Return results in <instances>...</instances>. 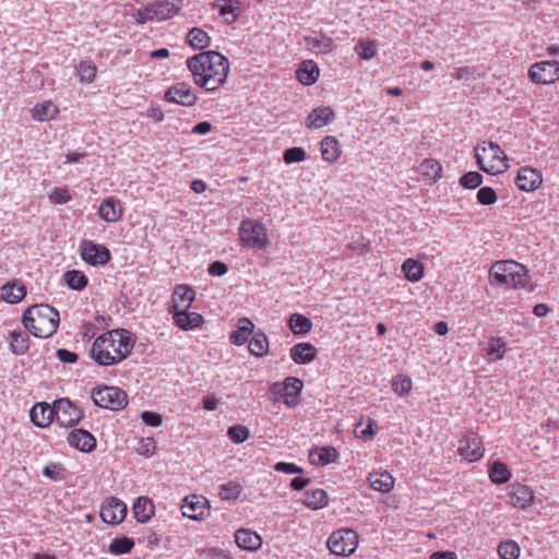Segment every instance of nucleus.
<instances>
[{
  "label": "nucleus",
  "instance_id": "obj_1",
  "mask_svg": "<svg viewBox=\"0 0 559 559\" xmlns=\"http://www.w3.org/2000/svg\"><path fill=\"white\" fill-rule=\"evenodd\" d=\"M186 63L194 84L206 92H216L227 83L230 63L217 51H202L189 57Z\"/></svg>",
  "mask_w": 559,
  "mask_h": 559
},
{
  "label": "nucleus",
  "instance_id": "obj_2",
  "mask_svg": "<svg viewBox=\"0 0 559 559\" xmlns=\"http://www.w3.org/2000/svg\"><path fill=\"white\" fill-rule=\"evenodd\" d=\"M134 345L135 336L130 331L114 329L93 341L90 356L100 367L116 366L131 355Z\"/></svg>",
  "mask_w": 559,
  "mask_h": 559
},
{
  "label": "nucleus",
  "instance_id": "obj_3",
  "mask_svg": "<svg viewBox=\"0 0 559 559\" xmlns=\"http://www.w3.org/2000/svg\"><path fill=\"white\" fill-rule=\"evenodd\" d=\"M60 322L59 312L49 305H35L23 314V324L34 336L46 338L51 336Z\"/></svg>",
  "mask_w": 559,
  "mask_h": 559
},
{
  "label": "nucleus",
  "instance_id": "obj_4",
  "mask_svg": "<svg viewBox=\"0 0 559 559\" xmlns=\"http://www.w3.org/2000/svg\"><path fill=\"white\" fill-rule=\"evenodd\" d=\"M489 276L491 284L507 288H524L528 283L526 267L513 260L495 262L489 270Z\"/></svg>",
  "mask_w": 559,
  "mask_h": 559
},
{
  "label": "nucleus",
  "instance_id": "obj_5",
  "mask_svg": "<svg viewBox=\"0 0 559 559\" xmlns=\"http://www.w3.org/2000/svg\"><path fill=\"white\" fill-rule=\"evenodd\" d=\"M475 157L479 168L490 175L502 174L509 168L507 154L492 141L478 144Z\"/></svg>",
  "mask_w": 559,
  "mask_h": 559
},
{
  "label": "nucleus",
  "instance_id": "obj_6",
  "mask_svg": "<svg viewBox=\"0 0 559 559\" xmlns=\"http://www.w3.org/2000/svg\"><path fill=\"white\" fill-rule=\"evenodd\" d=\"M238 238L242 247L250 250H265L270 245L267 228L254 218H245L238 228Z\"/></svg>",
  "mask_w": 559,
  "mask_h": 559
},
{
  "label": "nucleus",
  "instance_id": "obj_7",
  "mask_svg": "<svg viewBox=\"0 0 559 559\" xmlns=\"http://www.w3.org/2000/svg\"><path fill=\"white\" fill-rule=\"evenodd\" d=\"M182 8V0L155 1L136 10L133 19L138 24L163 22L177 15Z\"/></svg>",
  "mask_w": 559,
  "mask_h": 559
},
{
  "label": "nucleus",
  "instance_id": "obj_8",
  "mask_svg": "<svg viewBox=\"0 0 559 559\" xmlns=\"http://www.w3.org/2000/svg\"><path fill=\"white\" fill-rule=\"evenodd\" d=\"M304 382L296 377H287L282 382H273L269 388L272 401H281L287 407H295L300 403Z\"/></svg>",
  "mask_w": 559,
  "mask_h": 559
},
{
  "label": "nucleus",
  "instance_id": "obj_9",
  "mask_svg": "<svg viewBox=\"0 0 559 559\" xmlns=\"http://www.w3.org/2000/svg\"><path fill=\"white\" fill-rule=\"evenodd\" d=\"M92 399L96 406L112 411L122 409L128 404L127 393L117 386H99L92 390Z\"/></svg>",
  "mask_w": 559,
  "mask_h": 559
},
{
  "label": "nucleus",
  "instance_id": "obj_10",
  "mask_svg": "<svg viewBox=\"0 0 559 559\" xmlns=\"http://www.w3.org/2000/svg\"><path fill=\"white\" fill-rule=\"evenodd\" d=\"M358 545V534L354 530L343 528L331 534L328 547L334 555L349 556Z\"/></svg>",
  "mask_w": 559,
  "mask_h": 559
},
{
  "label": "nucleus",
  "instance_id": "obj_11",
  "mask_svg": "<svg viewBox=\"0 0 559 559\" xmlns=\"http://www.w3.org/2000/svg\"><path fill=\"white\" fill-rule=\"evenodd\" d=\"M55 420L61 427H74L84 416V412L69 399H59L53 402Z\"/></svg>",
  "mask_w": 559,
  "mask_h": 559
},
{
  "label": "nucleus",
  "instance_id": "obj_12",
  "mask_svg": "<svg viewBox=\"0 0 559 559\" xmlns=\"http://www.w3.org/2000/svg\"><path fill=\"white\" fill-rule=\"evenodd\" d=\"M164 99L167 103L178 104L185 107H193L199 97L188 82H178L170 85L165 92Z\"/></svg>",
  "mask_w": 559,
  "mask_h": 559
},
{
  "label": "nucleus",
  "instance_id": "obj_13",
  "mask_svg": "<svg viewBox=\"0 0 559 559\" xmlns=\"http://www.w3.org/2000/svg\"><path fill=\"white\" fill-rule=\"evenodd\" d=\"M80 254L83 261L90 265H105L110 259L109 249L104 245H98L92 240H83L80 243Z\"/></svg>",
  "mask_w": 559,
  "mask_h": 559
},
{
  "label": "nucleus",
  "instance_id": "obj_14",
  "mask_svg": "<svg viewBox=\"0 0 559 559\" xmlns=\"http://www.w3.org/2000/svg\"><path fill=\"white\" fill-rule=\"evenodd\" d=\"M127 512V504L122 500L109 497L102 503L99 515L106 524L117 525L126 519Z\"/></svg>",
  "mask_w": 559,
  "mask_h": 559
},
{
  "label": "nucleus",
  "instance_id": "obj_15",
  "mask_svg": "<svg viewBox=\"0 0 559 559\" xmlns=\"http://www.w3.org/2000/svg\"><path fill=\"white\" fill-rule=\"evenodd\" d=\"M528 75L537 84H551L559 80V62L556 60L536 62L530 68Z\"/></svg>",
  "mask_w": 559,
  "mask_h": 559
},
{
  "label": "nucleus",
  "instance_id": "obj_16",
  "mask_svg": "<svg viewBox=\"0 0 559 559\" xmlns=\"http://www.w3.org/2000/svg\"><path fill=\"white\" fill-rule=\"evenodd\" d=\"M460 455L469 463L477 462L484 456L485 449L480 438L469 432L460 440L457 449Z\"/></svg>",
  "mask_w": 559,
  "mask_h": 559
},
{
  "label": "nucleus",
  "instance_id": "obj_17",
  "mask_svg": "<svg viewBox=\"0 0 559 559\" xmlns=\"http://www.w3.org/2000/svg\"><path fill=\"white\" fill-rule=\"evenodd\" d=\"M182 515L200 521L210 512V504L205 497L200 495L187 496L181 504Z\"/></svg>",
  "mask_w": 559,
  "mask_h": 559
},
{
  "label": "nucleus",
  "instance_id": "obj_18",
  "mask_svg": "<svg viewBox=\"0 0 559 559\" xmlns=\"http://www.w3.org/2000/svg\"><path fill=\"white\" fill-rule=\"evenodd\" d=\"M543 182L540 171L532 167H522L518 171L515 183L518 188L525 192L537 190Z\"/></svg>",
  "mask_w": 559,
  "mask_h": 559
},
{
  "label": "nucleus",
  "instance_id": "obj_19",
  "mask_svg": "<svg viewBox=\"0 0 559 559\" xmlns=\"http://www.w3.org/2000/svg\"><path fill=\"white\" fill-rule=\"evenodd\" d=\"M67 441L70 447L90 453L96 448L95 437L85 429H73L69 432Z\"/></svg>",
  "mask_w": 559,
  "mask_h": 559
},
{
  "label": "nucleus",
  "instance_id": "obj_20",
  "mask_svg": "<svg viewBox=\"0 0 559 559\" xmlns=\"http://www.w3.org/2000/svg\"><path fill=\"white\" fill-rule=\"evenodd\" d=\"M510 503L514 508L526 509L534 502V491L526 485L514 483L509 488Z\"/></svg>",
  "mask_w": 559,
  "mask_h": 559
},
{
  "label": "nucleus",
  "instance_id": "obj_21",
  "mask_svg": "<svg viewBox=\"0 0 559 559\" xmlns=\"http://www.w3.org/2000/svg\"><path fill=\"white\" fill-rule=\"evenodd\" d=\"M304 41L307 49L316 53L329 55L335 49L333 38L322 32L305 36Z\"/></svg>",
  "mask_w": 559,
  "mask_h": 559
},
{
  "label": "nucleus",
  "instance_id": "obj_22",
  "mask_svg": "<svg viewBox=\"0 0 559 559\" xmlns=\"http://www.w3.org/2000/svg\"><path fill=\"white\" fill-rule=\"evenodd\" d=\"M419 177L418 180L426 185H432L442 177V167L437 159L425 158L416 168Z\"/></svg>",
  "mask_w": 559,
  "mask_h": 559
},
{
  "label": "nucleus",
  "instance_id": "obj_23",
  "mask_svg": "<svg viewBox=\"0 0 559 559\" xmlns=\"http://www.w3.org/2000/svg\"><path fill=\"white\" fill-rule=\"evenodd\" d=\"M335 119L334 110L329 106H320L311 110L306 119V128L321 129Z\"/></svg>",
  "mask_w": 559,
  "mask_h": 559
},
{
  "label": "nucleus",
  "instance_id": "obj_24",
  "mask_svg": "<svg viewBox=\"0 0 559 559\" xmlns=\"http://www.w3.org/2000/svg\"><path fill=\"white\" fill-rule=\"evenodd\" d=\"M29 417L32 423L39 427L46 428L55 420V407L53 404L37 403L29 411Z\"/></svg>",
  "mask_w": 559,
  "mask_h": 559
},
{
  "label": "nucleus",
  "instance_id": "obj_25",
  "mask_svg": "<svg viewBox=\"0 0 559 559\" xmlns=\"http://www.w3.org/2000/svg\"><path fill=\"white\" fill-rule=\"evenodd\" d=\"M194 299L195 293L190 286L178 285L171 296L173 306L170 311L189 310Z\"/></svg>",
  "mask_w": 559,
  "mask_h": 559
},
{
  "label": "nucleus",
  "instance_id": "obj_26",
  "mask_svg": "<svg viewBox=\"0 0 559 559\" xmlns=\"http://www.w3.org/2000/svg\"><path fill=\"white\" fill-rule=\"evenodd\" d=\"M170 313H173L175 324L183 331L198 329L204 322L202 314L194 311L178 310L170 311Z\"/></svg>",
  "mask_w": 559,
  "mask_h": 559
},
{
  "label": "nucleus",
  "instance_id": "obj_27",
  "mask_svg": "<svg viewBox=\"0 0 559 559\" xmlns=\"http://www.w3.org/2000/svg\"><path fill=\"white\" fill-rule=\"evenodd\" d=\"M123 214V207L120 200L109 197L104 199L98 209L99 217L107 223L118 222Z\"/></svg>",
  "mask_w": 559,
  "mask_h": 559
},
{
  "label": "nucleus",
  "instance_id": "obj_28",
  "mask_svg": "<svg viewBox=\"0 0 559 559\" xmlns=\"http://www.w3.org/2000/svg\"><path fill=\"white\" fill-rule=\"evenodd\" d=\"M317 355V347L308 342L297 343L289 349V356L297 365L310 364L316 359Z\"/></svg>",
  "mask_w": 559,
  "mask_h": 559
},
{
  "label": "nucleus",
  "instance_id": "obj_29",
  "mask_svg": "<svg viewBox=\"0 0 559 559\" xmlns=\"http://www.w3.org/2000/svg\"><path fill=\"white\" fill-rule=\"evenodd\" d=\"M216 10L227 24L235 23L241 13L240 0H216L213 3Z\"/></svg>",
  "mask_w": 559,
  "mask_h": 559
},
{
  "label": "nucleus",
  "instance_id": "obj_30",
  "mask_svg": "<svg viewBox=\"0 0 559 559\" xmlns=\"http://www.w3.org/2000/svg\"><path fill=\"white\" fill-rule=\"evenodd\" d=\"M321 157L326 163H335L342 156V146L335 136L326 135L320 142Z\"/></svg>",
  "mask_w": 559,
  "mask_h": 559
},
{
  "label": "nucleus",
  "instance_id": "obj_31",
  "mask_svg": "<svg viewBox=\"0 0 559 559\" xmlns=\"http://www.w3.org/2000/svg\"><path fill=\"white\" fill-rule=\"evenodd\" d=\"M254 328V323L249 318H240L237 322V329L229 335V341L236 346L249 343V336L253 334Z\"/></svg>",
  "mask_w": 559,
  "mask_h": 559
},
{
  "label": "nucleus",
  "instance_id": "obj_32",
  "mask_svg": "<svg viewBox=\"0 0 559 559\" xmlns=\"http://www.w3.org/2000/svg\"><path fill=\"white\" fill-rule=\"evenodd\" d=\"M235 542L239 548L253 551L261 547L262 539L260 535L248 528H240L235 533Z\"/></svg>",
  "mask_w": 559,
  "mask_h": 559
},
{
  "label": "nucleus",
  "instance_id": "obj_33",
  "mask_svg": "<svg viewBox=\"0 0 559 559\" xmlns=\"http://www.w3.org/2000/svg\"><path fill=\"white\" fill-rule=\"evenodd\" d=\"M368 481L373 490L383 493L390 492L395 485L394 477L386 471L370 473L368 476Z\"/></svg>",
  "mask_w": 559,
  "mask_h": 559
},
{
  "label": "nucleus",
  "instance_id": "obj_34",
  "mask_svg": "<svg viewBox=\"0 0 559 559\" xmlns=\"http://www.w3.org/2000/svg\"><path fill=\"white\" fill-rule=\"evenodd\" d=\"M296 75L301 84L312 85L320 76V68L313 60H305L297 69Z\"/></svg>",
  "mask_w": 559,
  "mask_h": 559
},
{
  "label": "nucleus",
  "instance_id": "obj_35",
  "mask_svg": "<svg viewBox=\"0 0 559 559\" xmlns=\"http://www.w3.org/2000/svg\"><path fill=\"white\" fill-rule=\"evenodd\" d=\"M1 301L19 304L26 296V287L16 282H9L0 287Z\"/></svg>",
  "mask_w": 559,
  "mask_h": 559
},
{
  "label": "nucleus",
  "instance_id": "obj_36",
  "mask_svg": "<svg viewBox=\"0 0 559 559\" xmlns=\"http://www.w3.org/2000/svg\"><path fill=\"white\" fill-rule=\"evenodd\" d=\"M59 115V108L51 100H44L31 109V116L36 121H49Z\"/></svg>",
  "mask_w": 559,
  "mask_h": 559
},
{
  "label": "nucleus",
  "instance_id": "obj_37",
  "mask_svg": "<svg viewBox=\"0 0 559 559\" xmlns=\"http://www.w3.org/2000/svg\"><path fill=\"white\" fill-rule=\"evenodd\" d=\"M248 350L258 358L266 356L270 350V342L266 334L262 331L253 333L248 343Z\"/></svg>",
  "mask_w": 559,
  "mask_h": 559
},
{
  "label": "nucleus",
  "instance_id": "obj_38",
  "mask_svg": "<svg viewBox=\"0 0 559 559\" xmlns=\"http://www.w3.org/2000/svg\"><path fill=\"white\" fill-rule=\"evenodd\" d=\"M338 453L332 447L314 448L309 453V461L317 466H324L329 463L335 462Z\"/></svg>",
  "mask_w": 559,
  "mask_h": 559
},
{
  "label": "nucleus",
  "instance_id": "obj_39",
  "mask_svg": "<svg viewBox=\"0 0 559 559\" xmlns=\"http://www.w3.org/2000/svg\"><path fill=\"white\" fill-rule=\"evenodd\" d=\"M134 518L140 523L148 522L154 515V504L146 497H139L132 507Z\"/></svg>",
  "mask_w": 559,
  "mask_h": 559
},
{
  "label": "nucleus",
  "instance_id": "obj_40",
  "mask_svg": "<svg viewBox=\"0 0 559 559\" xmlns=\"http://www.w3.org/2000/svg\"><path fill=\"white\" fill-rule=\"evenodd\" d=\"M304 503L310 510H320L328 506L329 497L324 489H309L304 495Z\"/></svg>",
  "mask_w": 559,
  "mask_h": 559
},
{
  "label": "nucleus",
  "instance_id": "obj_41",
  "mask_svg": "<svg viewBox=\"0 0 559 559\" xmlns=\"http://www.w3.org/2000/svg\"><path fill=\"white\" fill-rule=\"evenodd\" d=\"M379 41L377 39L360 38L354 51L362 60H371L378 55Z\"/></svg>",
  "mask_w": 559,
  "mask_h": 559
},
{
  "label": "nucleus",
  "instance_id": "obj_42",
  "mask_svg": "<svg viewBox=\"0 0 559 559\" xmlns=\"http://www.w3.org/2000/svg\"><path fill=\"white\" fill-rule=\"evenodd\" d=\"M288 326L295 335H304L312 330V322L301 313H293L288 319Z\"/></svg>",
  "mask_w": 559,
  "mask_h": 559
},
{
  "label": "nucleus",
  "instance_id": "obj_43",
  "mask_svg": "<svg viewBox=\"0 0 559 559\" xmlns=\"http://www.w3.org/2000/svg\"><path fill=\"white\" fill-rule=\"evenodd\" d=\"M404 276L411 282H418L424 276V265L415 259H406L402 264Z\"/></svg>",
  "mask_w": 559,
  "mask_h": 559
},
{
  "label": "nucleus",
  "instance_id": "obj_44",
  "mask_svg": "<svg viewBox=\"0 0 559 559\" xmlns=\"http://www.w3.org/2000/svg\"><path fill=\"white\" fill-rule=\"evenodd\" d=\"M489 478L493 484L502 485L510 480L511 472L507 464L496 461L489 468Z\"/></svg>",
  "mask_w": 559,
  "mask_h": 559
},
{
  "label": "nucleus",
  "instance_id": "obj_45",
  "mask_svg": "<svg viewBox=\"0 0 559 559\" xmlns=\"http://www.w3.org/2000/svg\"><path fill=\"white\" fill-rule=\"evenodd\" d=\"M211 38L209 34L199 27H193L187 35V43L194 49H204L210 46Z\"/></svg>",
  "mask_w": 559,
  "mask_h": 559
},
{
  "label": "nucleus",
  "instance_id": "obj_46",
  "mask_svg": "<svg viewBox=\"0 0 559 559\" xmlns=\"http://www.w3.org/2000/svg\"><path fill=\"white\" fill-rule=\"evenodd\" d=\"M63 280L68 287L79 292L83 290L88 284L87 276L79 270L67 271L63 275Z\"/></svg>",
  "mask_w": 559,
  "mask_h": 559
},
{
  "label": "nucleus",
  "instance_id": "obj_47",
  "mask_svg": "<svg viewBox=\"0 0 559 559\" xmlns=\"http://www.w3.org/2000/svg\"><path fill=\"white\" fill-rule=\"evenodd\" d=\"M507 352V343L501 337H491L486 348V356L490 361L503 358Z\"/></svg>",
  "mask_w": 559,
  "mask_h": 559
},
{
  "label": "nucleus",
  "instance_id": "obj_48",
  "mask_svg": "<svg viewBox=\"0 0 559 559\" xmlns=\"http://www.w3.org/2000/svg\"><path fill=\"white\" fill-rule=\"evenodd\" d=\"M28 335L22 331L10 333V348L15 355H23L28 350Z\"/></svg>",
  "mask_w": 559,
  "mask_h": 559
},
{
  "label": "nucleus",
  "instance_id": "obj_49",
  "mask_svg": "<svg viewBox=\"0 0 559 559\" xmlns=\"http://www.w3.org/2000/svg\"><path fill=\"white\" fill-rule=\"evenodd\" d=\"M412 388L413 381L406 374L400 373L392 379V391L399 396H407Z\"/></svg>",
  "mask_w": 559,
  "mask_h": 559
},
{
  "label": "nucleus",
  "instance_id": "obj_50",
  "mask_svg": "<svg viewBox=\"0 0 559 559\" xmlns=\"http://www.w3.org/2000/svg\"><path fill=\"white\" fill-rule=\"evenodd\" d=\"M76 74L82 83L90 84L97 75V68L92 61H81L76 67Z\"/></svg>",
  "mask_w": 559,
  "mask_h": 559
},
{
  "label": "nucleus",
  "instance_id": "obj_51",
  "mask_svg": "<svg viewBox=\"0 0 559 559\" xmlns=\"http://www.w3.org/2000/svg\"><path fill=\"white\" fill-rule=\"evenodd\" d=\"M134 547L133 539L129 537L115 538L109 545V551L114 555L129 554Z\"/></svg>",
  "mask_w": 559,
  "mask_h": 559
},
{
  "label": "nucleus",
  "instance_id": "obj_52",
  "mask_svg": "<svg viewBox=\"0 0 559 559\" xmlns=\"http://www.w3.org/2000/svg\"><path fill=\"white\" fill-rule=\"evenodd\" d=\"M483 175L478 171H467L460 179L459 185L465 189L474 190L483 183Z\"/></svg>",
  "mask_w": 559,
  "mask_h": 559
},
{
  "label": "nucleus",
  "instance_id": "obj_53",
  "mask_svg": "<svg viewBox=\"0 0 559 559\" xmlns=\"http://www.w3.org/2000/svg\"><path fill=\"white\" fill-rule=\"evenodd\" d=\"M43 475L53 481L66 478L67 471L61 463H50L43 468Z\"/></svg>",
  "mask_w": 559,
  "mask_h": 559
},
{
  "label": "nucleus",
  "instance_id": "obj_54",
  "mask_svg": "<svg viewBox=\"0 0 559 559\" xmlns=\"http://www.w3.org/2000/svg\"><path fill=\"white\" fill-rule=\"evenodd\" d=\"M498 552L502 559H518L520 556V547L515 542L507 540L499 545Z\"/></svg>",
  "mask_w": 559,
  "mask_h": 559
},
{
  "label": "nucleus",
  "instance_id": "obj_55",
  "mask_svg": "<svg viewBox=\"0 0 559 559\" xmlns=\"http://www.w3.org/2000/svg\"><path fill=\"white\" fill-rule=\"evenodd\" d=\"M241 486L238 483L229 481L219 487L218 495L223 500L237 499L241 493Z\"/></svg>",
  "mask_w": 559,
  "mask_h": 559
},
{
  "label": "nucleus",
  "instance_id": "obj_56",
  "mask_svg": "<svg viewBox=\"0 0 559 559\" xmlns=\"http://www.w3.org/2000/svg\"><path fill=\"white\" fill-rule=\"evenodd\" d=\"M249 429L242 425H235L228 428L227 436L236 444L245 442L249 438Z\"/></svg>",
  "mask_w": 559,
  "mask_h": 559
},
{
  "label": "nucleus",
  "instance_id": "obj_57",
  "mask_svg": "<svg viewBox=\"0 0 559 559\" xmlns=\"http://www.w3.org/2000/svg\"><path fill=\"white\" fill-rule=\"evenodd\" d=\"M476 198L481 205H492L498 200L497 193L491 187H481Z\"/></svg>",
  "mask_w": 559,
  "mask_h": 559
},
{
  "label": "nucleus",
  "instance_id": "obj_58",
  "mask_svg": "<svg viewBox=\"0 0 559 559\" xmlns=\"http://www.w3.org/2000/svg\"><path fill=\"white\" fill-rule=\"evenodd\" d=\"M283 159L286 164L299 163L306 159V152L301 147H290L284 152Z\"/></svg>",
  "mask_w": 559,
  "mask_h": 559
},
{
  "label": "nucleus",
  "instance_id": "obj_59",
  "mask_svg": "<svg viewBox=\"0 0 559 559\" xmlns=\"http://www.w3.org/2000/svg\"><path fill=\"white\" fill-rule=\"evenodd\" d=\"M49 201L53 204H66L72 197L67 188H55L48 195Z\"/></svg>",
  "mask_w": 559,
  "mask_h": 559
},
{
  "label": "nucleus",
  "instance_id": "obj_60",
  "mask_svg": "<svg viewBox=\"0 0 559 559\" xmlns=\"http://www.w3.org/2000/svg\"><path fill=\"white\" fill-rule=\"evenodd\" d=\"M364 424H366V428L359 430V435L360 437L362 438H373L376 436V430H374V427L377 426L376 425V421L373 419H371L370 417H361L359 423L357 424V429L359 427H361Z\"/></svg>",
  "mask_w": 559,
  "mask_h": 559
},
{
  "label": "nucleus",
  "instance_id": "obj_61",
  "mask_svg": "<svg viewBox=\"0 0 559 559\" xmlns=\"http://www.w3.org/2000/svg\"><path fill=\"white\" fill-rule=\"evenodd\" d=\"M141 419L143 423L150 427H159L163 423V417L158 413L144 411L141 414Z\"/></svg>",
  "mask_w": 559,
  "mask_h": 559
},
{
  "label": "nucleus",
  "instance_id": "obj_62",
  "mask_svg": "<svg viewBox=\"0 0 559 559\" xmlns=\"http://www.w3.org/2000/svg\"><path fill=\"white\" fill-rule=\"evenodd\" d=\"M274 469L285 474H301L302 468L294 463L278 462L275 464Z\"/></svg>",
  "mask_w": 559,
  "mask_h": 559
},
{
  "label": "nucleus",
  "instance_id": "obj_63",
  "mask_svg": "<svg viewBox=\"0 0 559 559\" xmlns=\"http://www.w3.org/2000/svg\"><path fill=\"white\" fill-rule=\"evenodd\" d=\"M56 356L60 361L66 362V364H74L79 359L78 354L70 352L66 348L58 349L56 353Z\"/></svg>",
  "mask_w": 559,
  "mask_h": 559
},
{
  "label": "nucleus",
  "instance_id": "obj_64",
  "mask_svg": "<svg viewBox=\"0 0 559 559\" xmlns=\"http://www.w3.org/2000/svg\"><path fill=\"white\" fill-rule=\"evenodd\" d=\"M202 554L205 559H230L228 554L219 548H207Z\"/></svg>",
  "mask_w": 559,
  "mask_h": 559
}]
</instances>
